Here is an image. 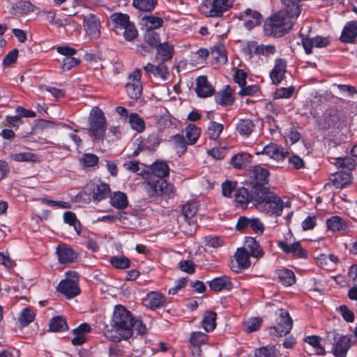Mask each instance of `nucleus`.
<instances>
[{
    "mask_svg": "<svg viewBox=\"0 0 357 357\" xmlns=\"http://www.w3.org/2000/svg\"><path fill=\"white\" fill-rule=\"evenodd\" d=\"M255 357H276L275 349L270 347H261L255 351Z\"/></svg>",
    "mask_w": 357,
    "mask_h": 357,
    "instance_id": "59",
    "label": "nucleus"
},
{
    "mask_svg": "<svg viewBox=\"0 0 357 357\" xmlns=\"http://www.w3.org/2000/svg\"><path fill=\"white\" fill-rule=\"evenodd\" d=\"M58 290L68 298H73L79 294L80 289L77 284L76 276L74 275V279L72 281L66 280L61 281L58 286Z\"/></svg>",
    "mask_w": 357,
    "mask_h": 357,
    "instance_id": "17",
    "label": "nucleus"
},
{
    "mask_svg": "<svg viewBox=\"0 0 357 357\" xmlns=\"http://www.w3.org/2000/svg\"><path fill=\"white\" fill-rule=\"evenodd\" d=\"M239 19L243 21L245 29L251 30L261 24L262 16L257 10L247 8L245 11L240 13Z\"/></svg>",
    "mask_w": 357,
    "mask_h": 357,
    "instance_id": "13",
    "label": "nucleus"
},
{
    "mask_svg": "<svg viewBox=\"0 0 357 357\" xmlns=\"http://www.w3.org/2000/svg\"><path fill=\"white\" fill-rule=\"evenodd\" d=\"M250 155L240 153L234 155L231 159V164L236 169H241L249 161Z\"/></svg>",
    "mask_w": 357,
    "mask_h": 357,
    "instance_id": "47",
    "label": "nucleus"
},
{
    "mask_svg": "<svg viewBox=\"0 0 357 357\" xmlns=\"http://www.w3.org/2000/svg\"><path fill=\"white\" fill-rule=\"evenodd\" d=\"M142 174L144 179V189L150 197H174L176 190L174 185L165 180L169 174V167L167 162L156 160L147 167Z\"/></svg>",
    "mask_w": 357,
    "mask_h": 357,
    "instance_id": "1",
    "label": "nucleus"
},
{
    "mask_svg": "<svg viewBox=\"0 0 357 357\" xmlns=\"http://www.w3.org/2000/svg\"><path fill=\"white\" fill-rule=\"evenodd\" d=\"M111 21L114 24V28L116 32L123 31L128 25L132 23L130 17L127 14L114 13L111 16Z\"/></svg>",
    "mask_w": 357,
    "mask_h": 357,
    "instance_id": "31",
    "label": "nucleus"
},
{
    "mask_svg": "<svg viewBox=\"0 0 357 357\" xmlns=\"http://www.w3.org/2000/svg\"><path fill=\"white\" fill-rule=\"evenodd\" d=\"M89 130L96 139H102L107 128L106 118L98 107H93L89 116Z\"/></svg>",
    "mask_w": 357,
    "mask_h": 357,
    "instance_id": "6",
    "label": "nucleus"
},
{
    "mask_svg": "<svg viewBox=\"0 0 357 357\" xmlns=\"http://www.w3.org/2000/svg\"><path fill=\"white\" fill-rule=\"evenodd\" d=\"M216 102L222 105H230L234 102L231 89L227 86L221 94L216 97Z\"/></svg>",
    "mask_w": 357,
    "mask_h": 357,
    "instance_id": "46",
    "label": "nucleus"
},
{
    "mask_svg": "<svg viewBox=\"0 0 357 357\" xmlns=\"http://www.w3.org/2000/svg\"><path fill=\"white\" fill-rule=\"evenodd\" d=\"M216 313L214 312H206L204 315L202 325L206 332H211L214 330L216 326Z\"/></svg>",
    "mask_w": 357,
    "mask_h": 357,
    "instance_id": "37",
    "label": "nucleus"
},
{
    "mask_svg": "<svg viewBox=\"0 0 357 357\" xmlns=\"http://www.w3.org/2000/svg\"><path fill=\"white\" fill-rule=\"evenodd\" d=\"M252 173L253 177L257 183L266 182L269 176V171L259 165H255L252 167Z\"/></svg>",
    "mask_w": 357,
    "mask_h": 357,
    "instance_id": "44",
    "label": "nucleus"
},
{
    "mask_svg": "<svg viewBox=\"0 0 357 357\" xmlns=\"http://www.w3.org/2000/svg\"><path fill=\"white\" fill-rule=\"evenodd\" d=\"M328 228L333 231L346 229L347 222L342 218L335 215L327 220Z\"/></svg>",
    "mask_w": 357,
    "mask_h": 357,
    "instance_id": "38",
    "label": "nucleus"
},
{
    "mask_svg": "<svg viewBox=\"0 0 357 357\" xmlns=\"http://www.w3.org/2000/svg\"><path fill=\"white\" fill-rule=\"evenodd\" d=\"M320 341L321 337L317 335L307 336L305 338V342L314 349L317 355L324 356L326 351Z\"/></svg>",
    "mask_w": 357,
    "mask_h": 357,
    "instance_id": "40",
    "label": "nucleus"
},
{
    "mask_svg": "<svg viewBox=\"0 0 357 357\" xmlns=\"http://www.w3.org/2000/svg\"><path fill=\"white\" fill-rule=\"evenodd\" d=\"M353 337L347 335L340 336L333 347V354L335 357H346L347 353L353 344Z\"/></svg>",
    "mask_w": 357,
    "mask_h": 357,
    "instance_id": "14",
    "label": "nucleus"
},
{
    "mask_svg": "<svg viewBox=\"0 0 357 357\" xmlns=\"http://www.w3.org/2000/svg\"><path fill=\"white\" fill-rule=\"evenodd\" d=\"M158 0H133L132 5L140 11L149 12L154 9Z\"/></svg>",
    "mask_w": 357,
    "mask_h": 357,
    "instance_id": "41",
    "label": "nucleus"
},
{
    "mask_svg": "<svg viewBox=\"0 0 357 357\" xmlns=\"http://www.w3.org/2000/svg\"><path fill=\"white\" fill-rule=\"evenodd\" d=\"M253 191L251 194L245 188L238 189L235 192V201L241 207H246L250 202H253Z\"/></svg>",
    "mask_w": 357,
    "mask_h": 357,
    "instance_id": "34",
    "label": "nucleus"
},
{
    "mask_svg": "<svg viewBox=\"0 0 357 357\" xmlns=\"http://www.w3.org/2000/svg\"><path fill=\"white\" fill-rule=\"evenodd\" d=\"M208 284L210 289L214 291H229L233 287L230 278L226 275L215 278L209 281Z\"/></svg>",
    "mask_w": 357,
    "mask_h": 357,
    "instance_id": "22",
    "label": "nucleus"
},
{
    "mask_svg": "<svg viewBox=\"0 0 357 357\" xmlns=\"http://www.w3.org/2000/svg\"><path fill=\"white\" fill-rule=\"evenodd\" d=\"M11 158L17 162H35L37 157L31 152H23L12 155Z\"/></svg>",
    "mask_w": 357,
    "mask_h": 357,
    "instance_id": "55",
    "label": "nucleus"
},
{
    "mask_svg": "<svg viewBox=\"0 0 357 357\" xmlns=\"http://www.w3.org/2000/svg\"><path fill=\"white\" fill-rule=\"evenodd\" d=\"M257 155H266L271 160L277 162L284 160L288 153L284 151V148L275 143H270L263 147L258 146L256 148Z\"/></svg>",
    "mask_w": 357,
    "mask_h": 357,
    "instance_id": "8",
    "label": "nucleus"
},
{
    "mask_svg": "<svg viewBox=\"0 0 357 357\" xmlns=\"http://www.w3.org/2000/svg\"><path fill=\"white\" fill-rule=\"evenodd\" d=\"M196 92L201 98H206L213 94L214 89L208 82L206 77L200 76L197 79Z\"/></svg>",
    "mask_w": 357,
    "mask_h": 357,
    "instance_id": "24",
    "label": "nucleus"
},
{
    "mask_svg": "<svg viewBox=\"0 0 357 357\" xmlns=\"http://www.w3.org/2000/svg\"><path fill=\"white\" fill-rule=\"evenodd\" d=\"M294 91V88L291 86L289 88H280L277 89L275 96L277 98H289Z\"/></svg>",
    "mask_w": 357,
    "mask_h": 357,
    "instance_id": "63",
    "label": "nucleus"
},
{
    "mask_svg": "<svg viewBox=\"0 0 357 357\" xmlns=\"http://www.w3.org/2000/svg\"><path fill=\"white\" fill-rule=\"evenodd\" d=\"M129 123L132 129L142 132L145 129V123L143 120L137 114L132 113L129 116Z\"/></svg>",
    "mask_w": 357,
    "mask_h": 357,
    "instance_id": "45",
    "label": "nucleus"
},
{
    "mask_svg": "<svg viewBox=\"0 0 357 357\" xmlns=\"http://www.w3.org/2000/svg\"><path fill=\"white\" fill-rule=\"evenodd\" d=\"M123 36L124 38L128 41H131L135 39L138 34L137 30L133 22L128 25L125 29H123Z\"/></svg>",
    "mask_w": 357,
    "mask_h": 357,
    "instance_id": "57",
    "label": "nucleus"
},
{
    "mask_svg": "<svg viewBox=\"0 0 357 357\" xmlns=\"http://www.w3.org/2000/svg\"><path fill=\"white\" fill-rule=\"evenodd\" d=\"M330 41L327 38L317 36L312 38H303L302 44L306 54H310L312 53V48L315 47H325L329 44Z\"/></svg>",
    "mask_w": 357,
    "mask_h": 357,
    "instance_id": "20",
    "label": "nucleus"
},
{
    "mask_svg": "<svg viewBox=\"0 0 357 357\" xmlns=\"http://www.w3.org/2000/svg\"><path fill=\"white\" fill-rule=\"evenodd\" d=\"M110 264L116 268L126 269L130 267V260L124 256H114L110 258Z\"/></svg>",
    "mask_w": 357,
    "mask_h": 357,
    "instance_id": "48",
    "label": "nucleus"
},
{
    "mask_svg": "<svg viewBox=\"0 0 357 357\" xmlns=\"http://www.w3.org/2000/svg\"><path fill=\"white\" fill-rule=\"evenodd\" d=\"M223 128L224 126L222 124L211 121L207 130L209 138L211 139H217L222 132Z\"/></svg>",
    "mask_w": 357,
    "mask_h": 357,
    "instance_id": "50",
    "label": "nucleus"
},
{
    "mask_svg": "<svg viewBox=\"0 0 357 357\" xmlns=\"http://www.w3.org/2000/svg\"><path fill=\"white\" fill-rule=\"evenodd\" d=\"M276 274L278 281L284 286H291L296 282L295 275L291 270L287 268L278 269Z\"/></svg>",
    "mask_w": 357,
    "mask_h": 357,
    "instance_id": "32",
    "label": "nucleus"
},
{
    "mask_svg": "<svg viewBox=\"0 0 357 357\" xmlns=\"http://www.w3.org/2000/svg\"><path fill=\"white\" fill-rule=\"evenodd\" d=\"M110 192L109 185L102 182L93 184L92 197L94 200L101 201L106 199Z\"/></svg>",
    "mask_w": 357,
    "mask_h": 357,
    "instance_id": "28",
    "label": "nucleus"
},
{
    "mask_svg": "<svg viewBox=\"0 0 357 357\" xmlns=\"http://www.w3.org/2000/svg\"><path fill=\"white\" fill-rule=\"evenodd\" d=\"M340 121L338 112L335 109H331L324 114L323 126L324 128L337 126Z\"/></svg>",
    "mask_w": 357,
    "mask_h": 357,
    "instance_id": "33",
    "label": "nucleus"
},
{
    "mask_svg": "<svg viewBox=\"0 0 357 357\" xmlns=\"http://www.w3.org/2000/svg\"><path fill=\"white\" fill-rule=\"evenodd\" d=\"M280 1L282 6L280 11L292 20H296L302 11L301 0H280Z\"/></svg>",
    "mask_w": 357,
    "mask_h": 357,
    "instance_id": "12",
    "label": "nucleus"
},
{
    "mask_svg": "<svg viewBox=\"0 0 357 357\" xmlns=\"http://www.w3.org/2000/svg\"><path fill=\"white\" fill-rule=\"evenodd\" d=\"M211 54L217 62L225 64L227 61L226 50L224 45L219 44L211 49Z\"/></svg>",
    "mask_w": 357,
    "mask_h": 357,
    "instance_id": "42",
    "label": "nucleus"
},
{
    "mask_svg": "<svg viewBox=\"0 0 357 357\" xmlns=\"http://www.w3.org/2000/svg\"><path fill=\"white\" fill-rule=\"evenodd\" d=\"M275 324L269 328V333L277 337L287 335L293 325V320L289 312L286 310L279 309L275 312Z\"/></svg>",
    "mask_w": 357,
    "mask_h": 357,
    "instance_id": "7",
    "label": "nucleus"
},
{
    "mask_svg": "<svg viewBox=\"0 0 357 357\" xmlns=\"http://www.w3.org/2000/svg\"><path fill=\"white\" fill-rule=\"evenodd\" d=\"M108 356L109 357H123L124 356V351L123 347L116 345L112 344L110 345L108 348Z\"/></svg>",
    "mask_w": 357,
    "mask_h": 357,
    "instance_id": "64",
    "label": "nucleus"
},
{
    "mask_svg": "<svg viewBox=\"0 0 357 357\" xmlns=\"http://www.w3.org/2000/svg\"><path fill=\"white\" fill-rule=\"evenodd\" d=\"M35 314L30 308H24L20 313L18 321L21 326H26L34 319Z\"/></svg>",
    "mask_w": 357,
    "mask_h": 357,
    "instance_id": "51",
    "label": "nucleus"
},
{
    "mask_svg": "<svg viewBox=\"0 0 357 357\" xmlns=\"http://www.w3.org/2000/svg\"><path fill=\"white\" fill-rule=\"evenodd\" d=\"M279 248L286 254H291L298 258H307V254L299 242L287 243L284 241L278 242Z\"/></svg>",
    "mask_w": 357,
    "mask_h": 357,
    "instance_id": "15",
    "label": "nucleus"
},
{
    "mask_svg": "<svg viewBox=\"0 0 357 357\" xmlns=\"http://www.w3.org/2000/svg\"><path fill=\"white\" fill-rule=\"evenodd\" d=\"M80 63V60L72 56L64 57L63 59L62 69L63 70H69L72 68L77 66Z\"/></svg>",
    "mask_w": 357,
    "mask_h": 357,
    "instance_id": "60",
    "label": "nucleus"
},
{
    "mask_svg": "<svg viewBox=\"0 0 357 357\" xmlns=\"http://www.w3.org/2000/svg\"><path fill=\"white\" fill-rule=\"evenodd\" d=\"M250 227L256 234H261L264 230L262 222L258 218H250Z\"/></svg>",
    "mask_w": 357,
    "mask_h": 357,
    "instance_id": "61",
    "label": "nucleus"
},
{
    "mask_svg": "<svg viewBox=\"0 0 357 357\" xmlns=\"http://www.w3.org/2000/svg\"><path fill=\"white\" fill-rule=\"evenodd\" d=\"M357 38V21H350L344 25L340 40L344 43H354Z\"/></svg>",
    "mask_w": 357,
    "mask_h": 357,
    "instance_id": "16",
    "label": "nucleus"
},
{
    "mask_svg": "<svg viewBox=\"0 0 357 357\" xmlns=\"http://www.w3.org/2000/svg\"><path fill=\"white\" fill-rule=\"evenodd\" d=\"M330 180L337 188H343L351 183V176L349 172H339L331 175Z\"/></svg>",
    "mask_w": 357,
    "mask_h": 357,
    "instance_id": "30",
    "label": "nucleus"
},
{
    "mask_svg": "<svg viewBox=\"0 0 357 357\" xmlns=\"http://www.w3.org/2000/svg\"><path fill=\"white\" fill-rule=\"evenodd\" d=\"M144 70L147 74L152 75L162 81L167 80L169 77L167 68L164 62L159 63L158 66L149 63L144 67Z\"/></svg>",
    "mask_w": 357,
    "mask_h": 357,
    "instance_id": "18",
    "label": "nucleus"
},
{
    "mask_svg": "<svg viewBox=\"0 0 357 357\" xmlns=\"http://www.w3.org/2000/svg\"><path fill=\"white\" fill-rule=\"evenodd\" d=\"M141 76V70L136 69L128 77V82L126 84V89L127 94L132 99H138L141 96L142 91V86L140 82Z\"/></svg>",
    "mask_w": 357,
    "mask_h": 357,
    "instance_id": "9",
    "label": "nucleus"
},
{
    "mask_svg": "<svg viewBox=\"0 0 357 357\" xmlns=\"http://www.w3.org/2000/svg\"><path fill=\"white\" fill-rule=\"evenodd\" d=\"M253 204L261 213L280 216L284 209V202L273 192L262 185L254 188Z\"/></svg>",
    "mask_w": 357,
    "mask_h": 357,
    "instance_id": "2",
    "label": "nucleus"
},
{
    "mask_svg": "<svg viewBox=\"0 0 357 357\" xmlns=\"http://www.w3.org/2000/svg\"><path fill=\"white\" fill-rule=\"evenodd\" d=\"M286 67L287 63L284 60L278 59L275 61L274 68L270 73V77L273 84H278L284 79Z\"/></svg>",
    "mask_w": 357,
    "mask_h": 357,
    "instance_id": "21",
    "label": "nucleus"
},
{
    "mask_svg": "<svg viewBox=\"0 0 357 357\" xmlns=\"http://www.w3.org/2000/svg\"><path fill=\"white\" fill-rule=\"evenodd\" d=\"M144 40L147 44L155 48L161 43L159 34L153 31H148L144 35Z\"/></svg>",
    "mask_w": 357,
    "mask_h": 357,
    "instance_id": "56",
    "label": "nucleus"
},
{
    "mask_svg": "<svg viewBox=\"0 0 357 357\" xmlns=\"http://www.w3.org/2000/svg\"><path fill=\"white\" fill-rule=\"evenodd\" d=\"M183 133L188 143L193 145L200 137L201 129L195 124H189L184 128Z\"/></svg>",
    "mask_w": 357,
    "mask_h": 357,
    "instance_id": "29",
    "label": "nucleus"
},
{
    "mask_svg": "<svg viewBox=\"0 0 357 357\" xmlns=\"http://www.w3.org/2000/svg\"><path fill=\"white\" fill-rule=\"evenodd\" d=\"M261 319L257 317H252L244 322L245 331L252 333L257 331L261 325Z\"/></svg>",
    "mask_w": 357,
    "mask_h": 357,
    "instance_id": "54",
    "label": "nucleus"
},
{
    "mask_svg": "<svg viewBox=\"0 0 357 357\" xmlns=\"http://www.w3.org/2000/svg\"><path fill=\"white\" fill-rule=\"evenodd\" d=\"M294 22L279 10L266 20L264 29L267 35L280 37L292 29Z\"/></svg>",
    "mask_w": 357,
    "mask_h": 357,
    "instance_id": "4",
    "label": "nucleus"
},
{
    "mask_svg": "<svg viewBox=\"0 0 357 357\" xmlns=\"http://www.w3.org/2000/svg\"><path fill=\"white\" fill-rule=\"evenodd\" d=\"M142 20L144 25L150 31L160 27L163 22L161 18L152 15L144 17Z\"/></svg>",
    "mask_w": 357,
    "mask_h": 357,
    "instance_id": "49",
    "label": "nucleus"
},
{
    "mask_svg": "<svg viewBox=\"0 0 357 357\" xmlns=\"http://www.w3.org/2000/svg\"><path fill=\"white\" fill-rule=\"evenodd\" d=\"M110 204L117 209H124L128 206V200L126 193L116 191L109 195Z\"/></svg>",
    "mask_w": 357,
    "mask_h": 357,
    "instance_id": "26",
    "label": "nucleus"
},
{
    "mask_svg": "<svg viewBox=\"0 0 357 357\" xmlns=\"http://www.w3.org/2000/svg\"><path fill=\"white\" fill-rule=\"evenodd\" d=\"M169 142L173 149L179 155H183L186 151L188 145H190L185 140L184 135L180 134L172 135Z\"/></svg>",
    "mask_w": 357,
    "mask_h": 357,
    "instance_id": "27",
    "label": "nucleus"
},
{
    "mask_svg": "<svg viewBox=\"0 0 357 357\" xmlns=\"http://www.w3.org/2000/svg\"><path fill=\"white\" fill-rule=\"evenodd\" d=\"M131 313L123 305H116L112 320V331L105 335L112 342H119L121 339L128 340L132 335Z\"/></svg>",
    "mask_w": 357,
    "mask_h": 357,
    "instance_id": "3",
    "label": "nucleus"
},
{
    "mask_svg": "<svg viewBox=\"0 0 357 357\" xmlns=\"http://www.w3.org/2000/svg\"><path fill=\"white\" fill-rule=\"evenodd\" d=\"M50 328L53 332H63L68 329L66 319L63 317H56L51 319Z\"/></svg>",
    "mask_w": 357,
    "mask_h": 357,
    "instance_id": "39",
    "label": "nucleus"
},
{
    "mask_svg": "<svg viewBox=\"0 0 357 357\" xmlns=\"http://www.w3.org/2000/svg\"><path fill=\"white\" fill-rule=\"evenodd\" d=\"M63 219L65 222L74 227L78 234H80V223L77 220V217L74 213L71 211L65 212L63 213Z\"/></svg>",
    "mask_w": 357,
    "mask_h": 357,
    "instance_id": "52",
    "label": "nucleus"
},
{
    "mask_svg": "<svg viewBox=\"0 0 357 357\" xmlns=\"http://www.w3.org/2000/svg\"><path fill=\"white\" fill-rule=\"evenodd\" d=\"M82 164L86 167L96 166L98 163V157L93 153H84L79 159Z\"/></svg>",
    "mask_w": 357,
    "mask_h": 357,
    "instance_id": "53",
    "label": "nucleus"
},
{
    "mask_svg": "<svg viewBox=\"0 0 357 357\" xmlns=\"http://www.w3.org/2000/svg\"><path fill=\"white\" fill-rule=\"evenodd\" d=\"M165 302V296L158 291H151L143 299V305L150 309L154 310L161 307Z\"/></svg>",
    "mask_w": 357,
    "mask_h": 357,
    "instance_id": "19",
    "label": "nucleus"
},
{
    "mask_svg": "<svg viewBox=\"0 0 357 357\" xmlns=\"http://www.w3.org/2000/svg\"><path fill=\"white\" fill-rule=\"evenodd\" d=\"M157 53L160 56L162 62L172 57L173 47L167 43H160L157 47Z\"/></svg>",
    "mask_w": 357,
    "mask_h": 357,
    "instance_id": "43",
    "label": "nucleus"
},
{
    "mask_svg": "<svg viewBox=\"0 0 357 357\" xmlns=\"http://www.w3.org/2000/svg\"><path fill=\"white\" fill-rule=\"evenodd\" d=\"M56 254L59 261L61 264H69L73 262L77 257V254L67 245L58 246Z\"/></svg>",
    "mask_w": 357,
    "mask_h": 357,
    "instance_id": "23",
    "label": "nucleus"
},
{
    "mask_svg": "<svg viewBox=\"0 0 357 357\" xmlns=\"http://www.w3.org/2000/svg\"><path fill=\"white\" fill-rule=\"evenodd\" d=\"M233 0H205L199 6V11L206 17H221L224 12L231 7Z\"/></svg>",
    "mask_w": 357,
    "mask_h": 357,
    "instance_id": "5",
    "label": "nucleus"
},
{
    "mask_svg": "<svg viewBox=\"0 0 357 357\" xmlns=\"http://www.w3.org/2000/svg\"><path fill=\"white\" fill-rule=\"evenodd\" d=\"M84 26L86 35L91 39H97L100 36V21L93 13L84 16Z\"/></svg>",
    "mask_w": 357,
    "mask_h": 357,
    "instance_id": "11",
    "label": "nucleus"
},
{
    "mask_svg": "<svg viewBox=\"0 0 357 357\" xmlns=\"http://www.w3.org/2000/svg\"><path fill=\"white\" fill-rule=\"evenodd\" d=\"M255 125L250 119H241L236 124V129L238 132L245 137H248L253 131Z\"/></svg>",
    "mask_w": 357,
    "mask_h": 357,
    "instance_id": "36",
    "label": "nucleus"
},
{
    "mask_svg": "<svg viewBox=\"0 0 357 357\" xmlns=\"http://www.w3.org/2000/svg\"><path fill=\"white\" fill-rule=\"evenodd\" d=\"M245 247L248 249V252L250 256L255 258H260L264 255V252L256 240L252 237H248L245 240Z\"/></svg>",
    "mask_w": 357,
    "mask_h": 357,
    "instance_id": "35",
    "label": "nucleus"
},
{
    "mask_svg": "<svg viewBox=\"0 0 357 357\" xmlns=\"http://www.w3.org/2000/svg\"><path fill=\"white\" fill-rule=\"evenodd\" d=\"M207 340V335L202 332H194L191 334L190 342L193 346H201Z\"/></svg>",
    "mask_w": 357,
    "mask_h": 357,
    "instance_id": "58",
    "label": "nucleus"
},
{
    "mask_svg": "<svg viewBox=\"0 0 357 357\" xmlns=\"http://www.w3.org/2000/svg\"><path fill=\"white\" fill-rule=\"evenodd\" d=\"M197 213V206L195 203H188L184 204L182 208L181 217L185 221L192 227L197 226V219L195 215Z\"/></svg>",
    "mask_w": 357,
    "mask_h": 357,
    "instance_id": "25",
    "label": "nucleus"
},
{
    "mask_svg": "<svg viewBox=\"0 0 357 357\" xmlns=\"http://www.w3.org/2000/svg\"><path fill=\"white\" fill-rule=\"evenodd\" d=\"M236 185V182H232L230 181H225L223 182L222 184V195L226 197H230Z\"/></svg>",
    "mask_w": 357,
    "mask_h": 357,
    "instance_id": "62",
    "label": "nucleus"
},
{
    "mask_svg": "<svg viewBox=\"0 0 357 357\" xmlns=\"http://www.w3.org/2000/svg\"><path fill=\"white\" fill-rule=\"evenodd\" d=\"M250 256L246 248H238L234 255L235 261H231L230 264L231 270L235 273H240L242 270L250 267Z\"/></svg>",
    "mask_w": 357,
    "mask_h": 357,
    "instance_id": "10",
    "label": "nucleus"
}]
</instances>
